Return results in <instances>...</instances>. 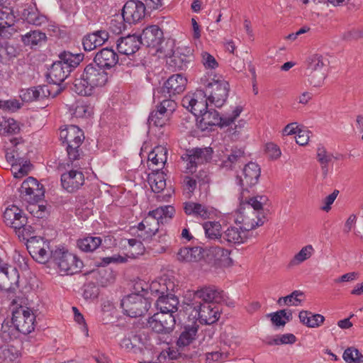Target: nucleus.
<instances>
[{
    "instance_id": "obj_1",
    "label": "nucleus",
    "mask_w": 363,
    "mask_h": 363,
    "mask_svg": "<svg viewBox=\"0 0 363 363\" xmlns=\"http://www.w3.org/2000/svg\"><path fill=\"white\" fill-rule=\"evenodd\" d=\"M60 138L67 143V158L69 164L79 168L86 164L84 155L80 146L84 140L83 131L77 125H71L61 130Z\"/></svg>"
},
{
    "instance_id": "obj_2",
    "label": "nucleus",
    "mask_w": 363,
    "mask_h": 363,
    "mask_svg": "<svg viewBox=\"0 0 363 363\" xmlns=\"http://www.w3.org/2000/svg\"><path fill=\"white\" fill-rule=\"evenodd\" d=\"M3 218L6 225L12 228L20 240L28 239L35 233L34 228L28 223L26 215L16 205L5 209Z\"/></svg>"
},
{
    "instance_id": "obj_3",
    "label": "nucleus",
    "mask_w": 363,
    "mask_h": 363,
    "mask_svg": "<svg viewBox=\"0 0 363 363\" xmlns=\"http://www.w3.org/2000/svg\"><path fill=\"white\" fill-rule=\"evenodd\" d=\"M200 81L204 86V89L202 90L204 97L216 107H222L228 97L229 83L224 79H209L206 76L201 77Z\"/></svg>"
},
{
    "instance_id": "obj_4",
    "label": "nucleus",
    "mask_w": 363,
    "mask_h": 363,
    "mask_svg": "<svg viewBox=\"0 0 363 363\" xmlns=\"http://www.w3.org/2000/svg\"><path fill=\"white\" fill-rule=\"evenodd\" d=\"M242 225L238 228L230 226L222 233L220 244H241L247 241L248 238V233L250 230L255 229L257 226L262 225L263 221L259 220L255 221V219L249 216H245L242 220Z\"/></svg>"
},
{
    "instance_id": "obj_5",
    "label": "nucleus",
    "mask_w": 363,
    "mask_h": 363,
    "mask_svg": "<svg viewBox=\"0 0 363 363\" xmlns=\"http://www.w3.org/2000/svg\"><path fill=\"white\" fill-rule=\"evenodd\" d=\"M139 40L141 41V45L155 48L156 52L164 54L166 56L172 52L171 48L167 49L168 42H165L163 32L158 26L152 25L146 27L139 36Z\"/></svg>"
},
{
    "instance_id": "obj_6",
    "label": "nucleus",
    "mask_w": 363,
    "mask_h": 363,
    "mask_svg": "<svg viewBox=\"0 0 363 363\" xmlns=\"http://www.w3.org/2000/svg\"><path fill=\"white\" fill-rule=\"evenodd\" d=\"M51 260L61 272L67 275L79 272L83 266L82 261L76 255L60 248L51 251Z\"/></svg>"
},
{
    "instance_id": "obj_7",
    "label": "nucleus",
    "mask_w": 363,
    "mask_h": 363,
    "mask_svg": "<svg viewBox=\"0 0 363 363\" xmlns=\"http://www.w3.org/2000/svg\"><path fill=\"white\" fill-rule=\"evenodd\" d=\"M150 305L148 298L138 293L128 295L121 302L123 314L131 318L144 315L148 311Z\"/></svg>"
},
{
    "instance_id": "obj_8",
    "label": "nucleus",
    "mask_w": 363,
    "mask_h": 363,
    "mask_svg": "<svg viewBox=\"0 0 363 363\" xmlns=\"http://www.w3.org/2000/svg\"><path fill=\"white\" fill-rule=\"evenodd\" d=\"M242 110L243 108L241 106H238L233 111L232 114L228 116H220L219 113L216 110L207 111L202 114L200 123L203 124L205 128L213 125L228 126L240 116Z\"/></svg>"
},
{
    "instance_id": "obj_9",
    "label": "nucleus",
    "mask_w": 363,
    "mask_h": 363,
    "mask_svg": "<svg viewBox=\"0 0 363 363\" xmlns=\"http://www.w3.org/2000/svg\"><path fill=\"white\" fill-rule=\"evenodd\" d=\"M176 324L174 315L164 312H157L150 317L147 326L158 334H169Z\"/></svg>"
},
{
    "instance_id": "obj_10",
    "label": "nucleus",
    "mask_w": 363,
    "mask_h": 363,
    "mask_svg": "<svg viewBox=\"0 0 363 363\" xmlns=\"http://www.w3.org/2000/svg\"><path fill=\"white\" fill-rule=\"evenodd\" d=\"M69 158H67L66 165L70 169L67 172L61 175V183L63 189L72 193L78 190L84 184V176L81 169L84 168L85 164L77 168L72 164H69Z\"/></svg>"
},
{
    "instance_id": "obj_11",
    "label": "nucleus",
    "mask_w": 363,
    "mask_h": 363,
    "mask_svg": "<svg viewBox=\"0 0 363 363\" xmlns=\"http://www.w3.org/2000/svg\"><path fill=\"white\" fill-rule=\"evenodd\" d=\"M138 236L143 241L151 243L154 241L165 242V235L160 234L158 239L156 238V233L159 231L158 221L151 216H146L138 225Z\"/></svg>"
},
{
    "instance_id": "obj_12",
    "label": "nucleus",
    "mask_w": 363,
    "mask_h": 363,
    "mask_svg": "<svg viewBox=\"0 0 363 363\" xmlns=\"http://www.w3.org/2000/svg\"><path fill=\"white\" fill-rule=\"evenodd\" d=\"M186 84L187 79L182 74H172L158 89L157 93L161 94V96H158V98H173L185 90Z\"/></svg>"
},
{
    "instance_id": "obj_13",
    "label": "nucleus",
    "mask_w": 363,
    "mask_h": 363,
    "mask_svg": "<svg viewBox=\"0 0 363 363\" xmlns=\"http://www.w3.org/2000/svg\"><path fill=\"white\" fill-rule=\"evenodd\" d=\"M27 241V247L31 256L38 262L45 263L49 258L51 259V251L50 249V243L42 238H37L34 234L26 239Z\"/></svg>"
},
{
    "instance_id": "obj_14",
    "label": "nucleus",
    "mask_w": 363,
    "mask_h": 363,
    "mask_svg": "<svg viewBox=\"0 0 363 363\" xmlns=\"http://www.w3.org/2000/svg\"><path fill=\"white\" fill-rule=\"evenodd\" d=\"M11 319L22 334L28 335L34 330L35 317L29 308L21 307L16 309Z\"/></svg>"
},
{
    "instance_id": "obj_15",
    "label": "nucleus",
    "mask_w": 363,
    "mask_h": 363,
    "mask_svg": "<svg viewBox=\"0 0 363 363\" xmlns=\"http://www.w3.org/2000/svg\"><path fill=\"white\" fill-rule=\"evenodd\" d=\"M19 191L22 199L28 203H37L44 196L43 185L31 177L23 182Z\"/></svg>"
},
{
    "instance_id": "obj_16",
    "label": "nucleus",
    "mask_w": 363,
    "mask_h": 363,
    "mask_svg": "<svg viewBox=\"0 0 363 363\" xmlns=\"http://www.w3.org/2000/svg\"><path fill=\"white\" fill-rule=\"evenodd\" d=\"M208 101L202 90H197L191 95H186L182 99V105L195 116L201 118L202 114L208 111Z\"/></svg>"
},
{
    "instance_id": "obj_17",
    "label": "nucleus",
    "mask_w": 363,
    "mask_h": 363,
    "mask_svg": "<svg viewBox=\"0 0 363 363\" xmlns=\"http://www.w3.org/2000/svg\"><path fill=\"white\" fill-rule=\"evenodd\" d=\"M194 308L198 313V319L201 324L215 323L220 315V307L213 303L199 302L195 304Z\"/></svg>"
},
{
    "instance_id": "obj_18",
    "label": "nucleus",
    "mask_w": 363,
    "mask_h": 363,
    "mask_svg": "<svg viewBox=\"0 0 363 363\" xmlns=\"http://www.w3.org/2000/svg\"><path fill=\"white\" fill-rule=\"evenodd\" d=\"M261 169L255 162H249L242 169V174L237 176L236 181L241 187L242 192L248 191L250 187L257 184Z\"/></svg>"
},
{
    "instance_id": "obj_19",
    "label": "nucleus",
    "mask_w": 363,
    "mask_h": 363,
    "mask_svg": "<svg viewBox=\"0 0 363 363\" xmlns=\"http://www.w3.org/2000/svg\"><path fill=\"white\" fill-rule=\"evenodd\" d=\"M18 269L7 264L0 267V289L13 292L18 286Z\"/></svg>"
},
{
    "instance_id": "obj_20",
    "label": "nucleus",
    "mask_w": 363,
    "mask_h": 363,
    "mask_svg": "<svg viewBox=\"0 0 363 363\" xmlns=\"http://www.w3.org/2000/svg\"><path fill=\"white\" fill-rule=\"evenodd\" d=\"M148 183L153 192L158 194L157 200L159 201H168L173 194L171 189H167L166 193H163L166 187V178L163 172H159V169L156 172H152L148 176Z\"/></svg>"
},
{
    "instance_id": "obj_21",
    "label": "nucleus",
    "mask_w": 363,
    "mask_h": 363,
    "mask_svg": "<svg viewBox=\"0 0 363 363\" xmlns=\"http://www.w3.org/2000/svg\"><path fill=\"white\" fill-rule=\"evenodd\" d=\"M145 13V5L140 1H128L123 7L122 18L123 21L131 24L143 19Z\"/></svg>"
},
{
    "instance_id": "obj_22",
    "label": "nucleus",
    "mask_w": 363,
    "mask_h": 363,
    "mask_svg": "<svg viewBox=\"0 0 363 363\" xmlns=\"http://www.w3.org/2000/svg\"><path fill=\"white\" fill-rule=\"evenodd\" d=\"M82 76L88 82L90 87L103 86L108 81V73L96 64H89L84 69Z\"/></svg>"
},
{
    "instance_id": "obj_23",
    "label": "nucleus",
    "mask_w": 363,
    "mask_h": 363,
    "mask_svg": "<svg viewBox=\"0 0 363 363\" xmlns=\"http://www.w3.org/2000/svg\"><path fill=\"white\" fill-rule=\"evenodd\" d=\"M194 296L208 303L218 304L224 301L223 291L214 285H204L198 288L194 292Z\"/></svg>"
},
{
    "instance_id": "obj_24",
    "label": "nucleus",
    "mask_w": 363,
    "mask_h": 363,
    "mask_svg": "<svg viewBox=\"0 0 363 363\" xmlns=\"http://www.w3.org/2000/svg\"><path fill=\"white\" fill-rule=\"evenodd\" d=\"M18 13L21 18L29 24L40 26L46 22V17L40 14L35 4H23Z\"/></svg>"
},
{
    "instance_id": "obj_25",
    "label": "nucleus",
    "mask_w": 363,
    "mask_h": 363,
    "mask_svg": "<svg viewBox=\"0 0 363 363\" xmlns=\"http://www.w3.org/2000/svg\"><path fill=\"white\" fill-rule=\"evenodd\" d=\"M140 45L141 41H140L138 35H128L117 40L116 48L119 53L129 55L138 51Z\"/></svg>"
},
{
    "instance_id": "obj_26",
    "label": "nucleus",
    "mask_w": 363,
    "mask_h": 363,
    "mask_svg": "<svg viewBox=\"0 0 363 363\" xmlns=\"http://www.w3.org/2000/svg\"><path fill=\"white\" fill-rule=\"evenodd\" d=\"M94 61L103 69H110L118 63V57L113 49L106 48L96 52Z\"/></svg>"
},
{
    "instance_id": "obj_27",
    "label": "nucleus",
    "mask_w": 363,
    "mask_h": 363,
    "mask_svg": "<svg viewBox=\"0 0 363 363\" xmlns=\"http://www.w3.org/2000/svg\"><path fill=\"white\" fill-rule=\"evenodd\" d=\"M108 38V33L104 30L89 33L84 36L82 39L83 48L86 51H91L104 45Z\"/></svg>"
},
{
    "instance_id": "obj_28",
    "label": "nucleus",
    "mask_w": 363,
    "mask_h": 363,
    "mask_svg": "<svg viewBox=\"0 0 363 363\" xmlns=\"http://www.w3.org/2000/svg\"><path fill=\"white\" fill-rule=\"evenodd\" d=\"M266 201L264 196H255L249 199L246 203V206L244 207L243 218L245 216H249L250 218H253L255 221H264L263 218L260 217L262 214L261 211L263 209V201Z\"/></svg>"
},
{
    "instance_id": "obj_29",
    "label": "nucleus",
    "mask_w": 363,
    "mask_h": 363,
    "mask_svg": "<svg viewBox=\"0 0 363 363\" xmlns=\"http://www.w3.org/2000/svg\"><path fill=\"white\" fill-rule=\"evenodd\" d=\"M179 300L171 292L162 295L157 298L155 306L159 312L172 313L174 315L177 311Z\"/></svg>"
},
{
    "instance_id": "obj_30",
    "label": "nucleus",
    "mask_w": 363,
    "mask_h": 363,
    "mask_svg": "<svg viewBox=\"0 0 363 363\" xmlns=\"http://www.w3.org/2000/svg\"><path fill=\"white\" fill-rule=\"evenodd\" d=\"M184 211L188 216L203 220L209 218L212 213V211L206 206L193 201L185 202Z\"/></svg>"
},
{
    "instance_id": "obj_31",
    "label": "nucleus",
    "mask_w": 363,
    "mask_h": 363,
    "mask_svg": "<svg viewBox=\"0 0 363 363\" xmlns=\"http://www.w3.org/2000/svg\"><path fill=\"white\" fill-rule=\"evenodd\" d=\"M328 62V60L321 55H313L307 60V71L310 74L317 72L321 81H323L325 77V74L323 70Z\"/></svg>"
},
{
    "instance_id": "obj_32",
    "label": "nucleus",
    "mask_w": 363,
    "mask_h": 363,
    "mask_svg": "<svg viewBox=\"0 0 363 363\" xmlns=\"http://www.w3.org/2000/svg\"><path fill=\"white\" fill-rule=\"evenodd\" d=\"M67 68V66H63V65L58 61L53 62L48 74V79L49 82L54 84H60L64 82L70 74Z\"/></svg>"
},
{
    "instance_id": "obj_33",
    "label": "nucleus",
    "mask_w": 363,
    "mask_h": 363,
    "mask_svg": "<svg viewBox=\"0 0 363 363\" xmlns=\"http://www.w3.org/2000/svg\"><path fill=\"white\" fill-rule=\"evenodd\" d=\"M230 251L220 246H213L208 250V256H211L215 264L226 266L232 263Z\"/></svg>"
},
{
    "instance_id": "obj_34",
    "label": "nucleus",
    "mask_w": 363,
    "mask_h": 363,
    "mask_svg": "<svg viewBox=\"0 0 363 363\" xmlns=\"http://www.w3.org/2000/svg\"><path fill=\"white\" fill-rule=\"evenodd\" d=\"M245 157V152L241 148L234 147L231 149L230 153L222 160L220 167L226 170H231L235 168L237 164L242 162Z\"/></svg>"
},
{
    "instance_id": "obj_35",
    "label": "nucleus",
    "mask_w": 363,
    "mask_h": 363,
    "mask_svg": "<svg viewBox=\"0 0 363 363\" xmlns=\"http://www.w3.org/2000/svg\"><path fill=\"white\" fill-rule=\"evenodd\" d=\"M15 19L14 15L9 9H0V36L8 38L11 35V32L9 30L14 25Z\"/></svg>"
},
{
    "instance_id": "obj_36",
    "label": "nucleus",
    "mask_w": 363,
    "mask_h": 363,
    "mask_svg": "<svg viewBox=\"0 0 363 363\" xmlns=\"http://www.w3.org/2000/svg\"><path fill=\"white\" fill-rule=\"evenodd\" d=\"M203 249L200 247H183L177 252V259L180 262H197L203 257Z\"/></svg>"
},
{
    "instance_id": "obj_37",
    "label": "nucleus",
    "mask_w": 363,
    "mask_h": 363,
    "mask_svg": "<svg viewBox=\"0 0 363 363\" xmlns=\"http://www.w3.org/2000/svg\"><path fill=\"white\" fill-rule=\"evenodd\" d=\"M49 94L47 86H39L37 87L22 89L20 93V97L25 102H31L36 100H40L45 98Z\"/></svg>"
},
{
    "instance_id": "obj_38",
    "label": "nucleus",
    "mask_w": 363,
    "mask_h": 363,
    "mask_svg": "<svg viewBox=\"0 0 363 363\" xmlns=\"http://www.w3.org/2000/svg\"><path fill=\"white\" fill-rule=\"evenodd\" d=\"M84 56L83 53L72 54L70 52L64 51L59 55L58 62L65 67L67 66V69L71 72L83 61Z\"/></svg>"
},
{
    "instance_id": "obj_39",
    "label": "nucleus",
    "mask_w": 363,
    "mask_h": 363,
    "mask_svg": "<svg viewBox=\"0 0 363 363\" xmlns=\"http://www.w3.org/2000/svg\"><path fill=\"white\" fill-rule=\"evenodd\" d=\"M198 330L199 325L196 323L191 325L184 326L177 342L178 347H182L189 345L195 340Z\"/></svg>"
},
{
    "instance_id": "obj_40",
    "label": "nucleus",
    "mask_w": 363,
    "mask_h": 363,
    "mask_svg": "<svg viewBox=\"0 0 363 363\" xmlns=\"http://www.w3.org/2000/svg\"><path fill=\"white\" fill-rule=\"evenodd\" d=\"M6 158L9 162L11 163L14 177L19 178L27 174L28 172L25 167L20 166L21 157L18 152V150H13L10 152H6Z\"/></svg>"
},
{
    "instance_id": "obj_41",
    "label": "nucleus",
    "mask_w": 363,
    "mask_h": 363,
    "mask_svg": "<svg viewBox=\"0 0 363 363\" xmlns=\"http://www.w3.org/2000/svg\"><path fill=\"white\" fill-rule=\"evenodd\" d=\"M301 323L308 328H317L323 323L325 318L320 314H313L308 311H301L299 313Z\"/></svg>"
},
{
    "instance_id": "obj_42",
    "label": "nucleus",
    "mask_w": 363,
    "mask_h": 363,
    "mask_svg": "<svg viewBox=\"0 0 363 363\" xmlns=\"http://www.w3.org/2000/svg\"><path fill=\"white\" fill-rule=\"evenodd\" d=\"M69 111L76 118H87L93 113V108L84 101H77L72 105Z\"/></svg>"
},
{
    "instance_id": "obj_43",
    "label": "nucleus",
    "mask_w": 363,
    "mask_h": 363,
    "mask_svg": "<svg viewBox=\"0 0 363 363\" xmlns=\"http://www.w3.org/2000/svg\"><path fill=\"white\" fill-rule=\"evenodd\" d=\"M20 331L16 324L13 323V320L4 321L1 325V329L0 333L1 338L4 342H10L13 340H16L19 337Z\"/></svg>"
},
{
    "instance_id": "obj_44",
    "label": "nucleus",
    "mask_w": 363,
    "mask_h": 363,
    "mask_svg": "<svg viewBox=\"0 0 363 363\" xmlns=\"http://www.w3.org/2000/svg\"><path fill=\"white\" fill-rule=\"evenodd\" d=\"M71 90L78 95L90 96L93 93L92 87H90L88 82L85 80V77L82 74L79 77H76L70 87Z\"/></svg>"
},
{
    "instance_id": "obj_45",
    "label": "nucleus",
    "mask_w": 363,
    "mask_h": 363,
    "mask_svg": "<svg viewBox=\"0 0 363 363\" xmlns=\"http://www.w3.org/2000/svg\"><path fill=\"white\" fill-rule=\"evenodd\" d=\"M206 237L211 240H218L220 243L222 233L221 225L218 221H207L203 224Z\"/></svg>"
},
{
    "instance_id": "obj_46",
    "label": "nucleus",
    "mask_w": 363,
    "mask_h": 363,
    "mask_svg": "<svg viewBox=\"0 0 363 363\" xmlns=\"http://www.w3.org/2000/svg\"><path fill=\"white\" fill-rule=\"evenodd\" d=\"M101 244L99 237L87 236L77 241L78 247L83 252H93Z\"/></svg>"
},
{
    "instance_id": "obj_47",
    "label": "nucleus",
    "mask_w": 363,
    "mask_h": 363,
    "mask_svg": "<svg viewBox=\"0 0 363 363\" xmlns=\"http://www.w3.org/2000/svg\"><path fill=\"white\" fill-rule=\"evenodd\" d=\"M46 39L45 33L38 30L30 31L22 36L23 43L26 45L30 46L40 45L43 42H45Z\"/></svg>"
},
{
    "instance_id": "obj_48",
    "label": "nucleus",
    "mask_w": 363,
    "mask_h": 363,
    "mask_svg": "<svg viewBox=\"0 0 363 363\" xmlns=\"http://www.w3.org/2000/svg\"><path fill=\"white\" fill-rule=\"evenodd\" d=\"M148 160L155 165L163 166L167 162V149L159 145L155 147L148 155Z\"/></svg>"
},
{
    "instance_id": "obj_49",
    "label": "nucleus",
    "mask_w": 363,
    "mask_h": 363,
    "mask_svg": "<svg viewBox=\"0 0 363 363\" xmlns=\"http://www.w3.org/2000/svg\"><path fill=\"white\" fill-rule=\"evenodd\" d=\"M317 160L321 164L323 177H325L328 172V163L332 160V155L328 153L323 146H318L316 154Z\"/></svg>"
},
{
    "instance_id": "obj_50",
    "label": "nucleus",
    "mask_w": 363,
    "mask_h": 363,
    "mask_svg": "<svg viewBox=\"0 0 363 363\" xmlns=\"http://www.w3.org/2000/svg\"><path fill=\"white\" fill-rule=\"evenodd\" d=\"M163 98L164 99H162L160 104L157 106L156 110L158 111L160 115H161V113H163L170 117V116L176 110L177 104L173 98Z\"/></svg>"
},
{
    "instance_id": "obj_51",
    "label": "nucleus",
    "mask_w": 363,
    "mask_h": 363,
    "mask_svg": "<svg viewBox=\"0 0 363 363\" xmlns=\"http://www.w3.org/2000/svg\"><path fill=\"white\" fill-rule=\"evenodd\" d=\"M182 159L186 163V171L187 173H195L197 166L201 164V163H197L196 155L192 149L187 150L182 156Z\"/></svg>"
},
{
    "instance_id": "obj_52",
    "label": "nucleus",
    "mask_w": 363,
    "mask_h": 363,
    "mask_svg": "<svg viewBox=\"0 0 363 363\" xmlns=\"http://www.w3.org/2000/svg\"><path fill=\"white\" fill-rule=\"evenodd\" d=\"M141 340L142 338L139 335L131 332L122 339L121 346L122 348L130 351L138 347L141 342Z\"/></svg>"
},
{
    "instance_id": "obj_53",
    "label": "nucleus",
    "mask_w": 363,
    "mask_h": 363,
    "mask_svg": "<svg viewBox=\"0 0 363 363\" xmlns=\"http://www.w3.org/2000/svg\"><path fill=\"white\" fill-rule=\"evenodd\" d=\"M342 358L347 363L363 362V354L354 347L347 348L343 352Z\"/></svg>"
},
{
    "instance_id": "obj_54",
    "label": "nucleus",
    "mask_w": 363,
    "mask_h": 363,
    "mask_svg": "<svg viewBox=\"0 0 363 363\" xmlns=\"http://www.w3.org/2000/svg\"><path fill=\"white\" fill-rule=\"evenodd\" d=\"M169 118L166 114L161 113L160 115L158 111L155 110L150 113L147 121L150 126L163 127Z\"/></svg>"
},
{
    "instance_id": "obj_55",
    "label": "nucleus",
    "mask_w": 363,
    "mask_h": 363,
    "mask_svg": "<svg viewBox=\"0 0 363 363\" xmlns=\"http://www.w3.org/2000/svg\"><path fill=\"white\" fill-rule=\"evenodd\" d=\"M192 151H194L196 155L197 163H201V164L204 162H208L212 159L213 150L211 147L192 148Z\"/></svg>"
},
{
    "instance_id": "obj_56",
    "label": "nucleus",
    "mask_w": 363,
    "mask_h": 363,
    "mask_svg": "<svg viewBox=\"0 0 363 363\" xmlns=\"http://www.w3.org/2000/svg\"><path fill=\"white\" fill-rule=\"evenodd\" d=\"M313 248L312 245H308L303 247L291 259V265H296L308 259L312 255Z\"/></svg>"
},
{
    "instance_id": "obj_57",
    "label": "nucleus",
    "mask_w": 363,
    "mask_h": 363,
    "mask_svg": "<svg viewBox=\"0 0 363 363\" xmlns=\"http://www.w3.org/2000/svg\"><path fill=\"white\" fill-rule=\"evenodd\" d=\"M150 294L154 296L160 297L162 295H165L169 292V287L166 284V281L162 282L152 281L150 285Z\"/></svg>"
},
{
    "instance_id": "obj_58",
    "label": "nucleus",
    "mask_w": 363,
    "mask_h": 363,
    "mask_svg": "<svg viewBox=\"0 0 363 363\" xmlns=\"http://www.w3.org/2000/svg\"><path fill=\"white\" fill-rule=\"evenodd\" d=\"M19 354L18 350L11 345H7L1 351L2 357L6 362H14L18 359Z\"/></svg>"
},
{
    "instance_id": "obj_59",
    "label": "nucleus",
    "mask_w": 363,
    "mask_h": 363,
    "mask_svg": "<svg viewBox=\"0 0 363 363\" xmlns=\"http://www.w3.org/2000/svg\"><path fill=\"white\" fill-rule=\"evenodd\" d=\"M17 55L16 49L11 45L5 44L0 45V58L1 61H9Z\"/></svg>"
},
{
    "instance_id": "obj_60",
    "label": "nucleus",
    "mask_w": 363,
    "mask_h": 363,
    "mask_svg": "<svg viewBox=\"0 0 363 363\" xmlns=\"http://www.w3.org/2000/svg\"><path fill=\"white\" fill-rule=\"evenodd\" d=\"M98 287L93 283H89L84 286L83 296L85 299L94 300L99 296Z\"/></svg>"
},
{
    "instance_id": "obj_61",
    "label": "nucleus",
    "mask_w": 363,
    "mask_h": 363,
    "mask_svg": "<svg viewBox=\"0 0 363 363\" xmlns=\"http://www.w3.org/2000/svg\"><path fill=\"white\" fill-rule=\"evenodd\" d=\"M286 297L288 305L298 306L303 300L304 294L301 291L296 290Z\"/></svg>"
},
{
    "instance_id": "obj_62",
    "label": "nucleus",
    "mask_w": 363,
    "mask_h": 363,
    "mask_svg": "<svg viewBox=\"0 0 363 363\" xmlns=\"http://www.w3.org/2000/svg\"><path fill=\"white\" fill-rule=\"evenodd\" d=\"M265 152L272 160H277L281 156V150L278 145L273 143L266 144Z\"/></svg>"
},
{
    "instance_id": "obj_63",
    "label": "nucleus",
    "mask_w": 363,
    "mask_h": 363,
    "mask_svg": "<svg viewBox=\"0 0 363 363\" xmlns=\"http://www.w3.org/2000/svg\"><path fill=\"white\" fill-rule=\"evenodd\" d=\"M343 38L346 40H358L363 38V26L347 31L344 34Z\"/></svg>"
},
{
    "instance_id": "obj_64",
    "label": "nucleus",
    "mask_w": 363,
    "mask_h": 363,
    "mask_svg": "<svg viewBox=\"0 0 363 363\" xmlns=\"http://www.w3.org/2000/svg\"><path fill=\"white\" fill-rule=\"evenodd\" d=\"M138 363H174L166 352H162L156 355L155 360H143Z\"/></svg>"
}]
</instances>
